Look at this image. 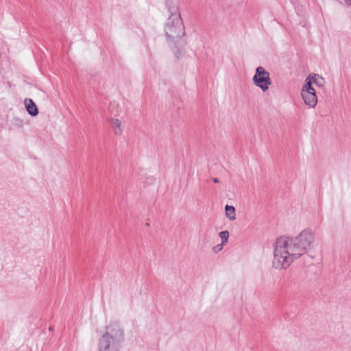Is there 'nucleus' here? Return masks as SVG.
<instances>
[{"instance_id":"7","label":"nucleus","mask_w":351,"mask_h":351,"mask_svg":"<svg viewBox=\"0 0 351 351\" xmlns=\"http://www.w3.org/2000/svg\"><path fill=\"white\" fill-rule=\"evenodd\" d=\"M26 110L31 116L36 117L38 114V109L32 99L26 98L24 101Z\"/></svg>"},{"instance_id":"11","label":"nucleus","mask_w":351,"mask_h":351,"mask_svg":"<svg viewBox=\"0 0 351 351\" xmlns=\"http://www.w3.org/2000/svg\"><path fill=\"white\" fill-rule=\"evenodd\" d=\"M224 244L223 243H221V244H219V245H217L216 246H215L213 247V251L215 252V253H217L219 252V251H221L223 248V245Z\"/></svg>"},{"instance_id":"8","label":"nucleus","mask_w":351,"mask_h":351,"mask_svg":"<svg viewBox=\"0 0 351 351\" xmlns=\"http://www.w3.org/2000/svg\"><path fill=\"white\" fill-rule=\"evenodd\" d=\"M110 125L117 136H121L123 134L121 121L118 119H111L110 120Z\"/></svg>"},{"instance_id":"12","label":"nucleus","mask_w":351,"mask_h":351,"mask_svg":"<svg viewBox=\"0 0 351 351\" xmlns=\"http://www.w3.org/2000/svg\"><path fill=\"white\" fill-rule=\"evenodd\" d=\"M15 121H16V124L19 126V127H22L23 126V121L20 119H15Z\"/></svg>"},{"instance_id":"6","label":"nucleus","mask_w":351,"mask_h":351,"mask_svg":"<svg viewBox=\"0 0 351 351\" xmlns=\"http://www.w3.org/2000/svg\"><path fill=\"white\" fill-rule=\"evenodd\" d=\"M304 84L306 85L310 84L311 86L315 84L317 87H323L325 84V80L321 75L313 73L306 77Z\"/></svg>"},{"instance_id":"2","label":"nucleus","mask_w":351,"mask_h":351,"mask_svg":"<svg viewBox=\"0 0 351 351\" xmlns=\"http://www.w3.org/2000/svg\"><path fill=\"white\" fill-rule=\"evenodd\" d=\"M123 337V330L120 324L111 323L99 340L98 351H119V343Z\"/></svg>"},{"instance_id":"9","label":"nucleus","mask_w":351,"mask_h":351,"mask_svg":"<svg viewBox=\"0 0 351 351\" xmlns=\"http://www.w3.org/2000/svg\"><path fill=\"white\" fill-rule=\"evenodd\" d=\"M226 217L230 220L233 221L236 219L235 208L232 206L226 205L225 206Z\"/></svg>"},{"instance_id":"14","label":"nucleus","mask_w":351,"mask_h":351,"mask_svg":"<svg viewBox=\"0 0 351 351\" xmlns=\"http://www.w3.org/2000/svg\"><path fill=\"white\" fill-rule=\"evenodd\" d=\"M213 182H214L215 183H218V182H219V180H218V178H215L213 179Z\"/></svg>"},{"instance_id":"10","label":"nucleus","mask_w":351,"mask_h":351,"mask_svg":"<svg viewBox=\"0 0 351 351\" xmlns=\"http://www.w3.org/2000/svg\"><path fill=\"white\" fill-rule=\"evenodd\" d=\"M219 237L222 240L223 244H225L228 242V238H229V232L227 230L222 231L219 233Z\"/></svg>"},{"instance_id":"13","label":"nucleus","mask_w":351,"mask_h":351,"mask_svg":"<svg viewBox=\"0 0 351 351\" xmlns=\"http://www.w3.org/2000/svg\"><path fill=\"white\" fill-rule=\"evenodd\" d=\"M344 1L347 5H351V0H344Z\"/></svg>"},{"instance_id":"3","label":"nucleus","mask_w":351,"mask_h":351,"mask_svg":"<svg viewBox=\"0 0 351 351\" xmlns=\"http://www.w3.org/2000/svg\"><path fill=\"white\" fill-rule=\"evenodd\" d=\"M169 12L170 15L164 29L167 38L174 42L184 35V25L179 9L176 5L170 7Z\"/></svg>"},{"instance_id":"4","label":"nucleus","mask_w":351,"mask_h":351,"mask_svg":"<svg viewBox=\"0 0 351 351\" xmlns=\"http://www.w3.org/2000/svg\"><path fill=\"white\" fill-rule=\"evenodd\" d=\"M255 86L260 88L263 92H266L271 84L269 73L263 66H258L256 69L255 75L252 78Z\"/></svg>"},{"instance_id":"1","label":"nucleus","mask_w":351,"mask_h":351,"mask_svg":"<svg viewBox=\"0 0 351 351\" xmlns=\"http://www.w3.org/2000/svg\"><path fill=\"white\" fill-rule=\"evenodd\" d=\"M315 232L305 228L293 237H281L274 243L273 267L276 269H287L295 260L314 248Z\"/></svg>"},{"instance_id":"5","label":"nucleus","mask_w":351,"mask_h":351,"mask_svg":"<svg viewBox=\"0 0 351 351\" xmlns=\"http://www.w3.org/2000/svg\"><path fill=\"white\" fill-rule=\"evenodd\" d=\"M300 94L305 105L311 108H315L316 107L318 99L316 90L313 86H311L310 84L306 85L304 83Z\"/></svg>"}]
</instances>
